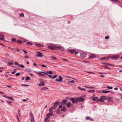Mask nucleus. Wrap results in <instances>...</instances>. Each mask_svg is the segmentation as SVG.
<instances>
[{
  "label": "nucleus",
  "mask_w": 122,
  "mask_h": 122,
  "mask_svg": "<svg viewBox=\"0 0 122 122\" xmlns=\"http://www.w3.org/2000/svg\"><path fill=\"white\" fill-rule=\"evenodd\" d=\"M54 47L55 48V49L57 50L61 49L63 51L65 50L64 48L60 45L59 46H54Z\"/></svg>",
  "instance_id": "nucleus-1"
},
{
  "label": "nucleus",
  "mask_w": 122,
  "mask_h": 122,
  "mask_svg": "<svg viewBox=\"0 0 122 122\" xmlns=\"http://www.w3.org/2000/svg\"><path fill=\"white\" fill-rule=\"evenodd\" d=\"M70 100L73 103H76L78 102V98H77L76 99L74 98H70Z\"/></svg>",
  "instance_id": "nucleus-2"
},
{
  "label": "nucleus",
  "mask_w": 122,
  "mask_h": 122,
  "mask_svg": "<svg viewBox=\"0 0 122 122\" xmlns=\"http://www.w3.org/2000/svg\"><path fill=\"white\" fill-rule=\"evenodd\" d=\"M30 118L31 121V122H34V119L32 114L31 112H30Z\"/></svg>",
  "instance_id": "nucleus-3"
},
{
  "label": "nucleus",
  "mask_w": 122,
  "mask_h": 122,
  "mask_svg": "<svg viewBox=\"0 0 122 122\" xmlns=\"http://www.w3.org/2000/svg\"><path fill=\"white\" fill-rule=\"evenodd\" d=\"M80 56L82 58H84L86 57V54L85 53H83L80 55Z\"/></svg>",
  "instance_id": "nucleus-4"
},
{
  "label": "nucleus",
  "mask_w": 122,
  "mask_h": 122,
  "mask_svg": "<svg viewBox=\"0 0 122 122\" xmlns=\"http://www.w3.org/2000/svg\"><path fill=\"white\" fill-rule=\"evenodd\" d=\"M37 53H38V54H37V55L36 56L38 57H42L44 56V55H43V53L40 52H37Z\"/></svg>",
  "instance_id": "nucleus-5"
},
{
  "label": "nucleus",
  "mask_w": 122,
  "mask_h": 122,
  "mask_svg": "<svg viewBox=\"0 0 122 122\" xmlns=\"http://www.w3.org/2000/svg\"><path fill=\"white\" fill-rule=\"evenodd\" d=\"M4 36L2 34H0V40L2 41H4L5 40L4 38Z\"/></svg>",
  "instance_id": "nucleus-6"
},
{
  "label": "nucleus",
  "mask_w": 122,
  "mask_h": 122,
  "mask_svg": "<svg viewBox=\"0 0 122 122\" xmlns=\"http://www.w3.org/2000/svg\"><path fill=\"white\" fill-rule=\"evenodd\" d=\"M96 57V55L94 54H92L90 57L88 58V59H90L91 58L93 59Z\"/></svg>",
  "instance_id": "nucleus-7"
},
{
  "label": "nucleus",
  "mask_w": 122,
  "mask_h": 122,
  "mask_svg": "<svg viewBox=\"0 0 122 122\" xmlns=\"http://www.w3.org/2000/svg\"><path fill=\"white\" fill-rule=\"evenodd\" d=\"M62 78L61 76L60 75L59 76V79H56V81L60 82L62 80Z\"/></svg>",
  "instance_id": "nucleus-8"
},
{
  "label": "nucleus",
  "mask_w": 122,
  "mask_h": 122,
  "mask_svg": "<svg viewBox=\"0 0 122 122\" xmlns=\"http://www.w3.org/2000/svg\"><path fill=\"white\" fill-rule=\"evenodd\" d=\"M77 98H78V101H79V102H83L84 100V99L81 97H78Z\"/></svg>",
  "instance_id": "nucleus-9"
},
{
  "label": "nucleus",
  "mask_w": 122,
  "mask_h": 122,
  "mask_svg": "<svg viewBox=\"0 0 122 122\" xmlns=\"http://www.w3.org/2000/svg\"><path fill=\"white\" fill-rule=\"evenodd\" d=\"M66 106L67 107L69 108L71 106V102H69L66 104Z\"/></svg>",
  "instance_id": "nucleus-10"
},
{
  "label": "nucleus",
  "mask_w": 122,
  "mask_h": 122,
  "mask_svg": "<svg viewBox=\"0 0 122 122\" xmlns=\"http://www.w3.org/2000/svg\"><path fill=\"white\" fill-rule=\"evenodd\" d=\"M118 56H114L112 57H111L110 58L112 59H114L115 60H116L118 58Z\"/></svg>",
  "instance_id": "nucleus-11"
},
{
  "label": "nucleus",
  "mask_w": 122,
  "mask_h": 122,
  "mask_svg": "<svg viewBox=\"0 0 122 122\" xmlns=\"http://www.w3.org/2000/svg\"><path fill=\"white\" fill-rule=\"evenodd\" d=\"M67 100H63L61 103V104L62 105H64L66 104V102Z\"/></svg>",
  "instance_id": "nucleus-12"
},
{
  "label": "nucleus",
  "mask_w": 122,
  "mask_h": 122,
  "mask_svg": "<svg viewBox=\"0 0 122 122\" xmlns=\"http://www.w3.org/2000/svg\"><path fill=\"white\" fill-rule=\"evenodd\" d=\"M86 119L87 120H90L91 121H94V120L92 119L90 117H86Z\"/></svg>",
  "instance_id": "nucleus-13"
},
{
  "label": "nucleus",
  "mask_w": 122,
  "mask_h": 122,
  "mask_svg": "<svg viewBox=\"0 0 122 122\" xmlns=\"http://www.w3.org/2000/svg\"><path fill=\"white\" fill-rule=\"evenodd\" d=\"M66 110V109L65 106L62 107V108L61 109V111H65Z\"/></svg>",
  "instance_id": "nucleus-14"
},
{
  "label": "nucleus",
  "mask_w": 122,
  "mask_h": 122,
  "mask_svg": "<svg viewBox=\"0 0 122 122\" xmlns=\"http://www.w3.org/2000/svg\"><path fill=\"white\" fill-rule=\"evenodd\" d=\"M50 118L48 117H47L45 118V122H50Z\"/></svg>",
  "instance_id": "nucleus-15"
},
{
  "label": "nucleus",
  "mask_w": 122,
  "mask_h": 122,
  "mask_svg": "<svg viewBox=\"0 0 122 122\" xmlns=\"http://www.w3.org/2000/svg\"><path fill=\"white\" fill-rule=\"evenodd\" d=\"M48 47L49 48L52 50H55V48L54 47V46L53 47L51 46H48Z\"/></svg>",
  "instance_id": "nucleus-16"
},
{
  "label": "nucleus",
  "mask_w": 122,
  "mask_h": 122,
  "mask_svg": "<svg viewBox=\"0 0 122 122\" xmlns=\"http://www.w3.org/2000/svg\"><path fill=\"white\" fill-rule=\"evenodd\" d=\"M53 113L52 112L49 113L47 114L46 115V117H48L51 116H52Z\"/></svg>",
  "instance_id": "nucleus-17"
},
{
  "label": "nucleus",
  "mask_w": 122,
  "mask_h": 122,
  "mask_svg": "<svg viewBox=\"0 0 122 122\" xmlns=\"http://www.w3.org/2000/svg\"><path fill=\"white\" fill-rule=\"evenodd\" d=\"M59 103V102H56L54 104V106L55 107H56L57 106V105Z\"/></svg>",
  "instance_id": "nucleus-18"
},
{
  "label": "nucleus",
  "mask_w": 122,
  "mask_h": 122,
  "mask_svg": "<svg viewBox=\"0 0 122 122\" xmlns=\"http://www.w3.org/2000/svg\"><path fill=\"white\" fill-rule=\"evenodd\" d=\"M68 51L72 54H73L74 52V50H68Z\"/></svg>",
  "instance_id": "nucleus-19"
},
{
  "label": "nucleus",
  "mask_w": 122,
  "mask_h": 122,
  "mask_svg": "<svg viewBox=\"0 0 122 122\" xmlns=\"http://www.w3.org/2000/svg\"><path fill=\"white\" fill-rule=\"evenodd\" d=\"M13 63L14 61H11L10 62H9L8 64V65H12L13 64Z\"/></svg>",
  "instance_id": "nucleus-20"
},
{
  "label": "nucleus",
  "mask_w": 122,
  "mask_h": 122,
  "mask_svg": "<svg viewBox=\"0 0 122 122\" xmlns=\"http://www.w3.org/2000/svg\"><path fill=\"white\" fill-rule=\"evenodd\" d=\"M102 97H101L100 99H99L97 100V101H99L102 102H103V99L102 98Z\"/></svg>",
  "instance_id": "nucleus-21"
},
{
  "label": "nucleus",
  "mask_w": 122,
  "mask_h": 122,
  "mask_svg": "<svg viewBox=\"0 0 122 122\" xmlns=\"http://www.w3.org/2000/svg\"><path fill=\"white\" fill-rule=\"evenodd\" d=\"M110 1L114 3H116L117 2H119L118 0H111Z\"/></svg>",
  "instance_id": "nucleus-22"
},
{
  "label": "nucleus",
  "mask_w": 122,
  "mask_h": 122,
  "mask_svg": "<svg viewBox=\"0 0 122 122\" xmlns=\"http://www.w3.org/2000/svg\"><path fill=\"white\" fill-rule=\"evenodd\" d=\"M36 73L40 75L41 76H45V75H44V74L42 73H39V72L36 71Z\"/></svg>",
  "instance_id": "nucleus-23"
},
{
  "label": "nucleus",
  "mask_w": 122,
  "mask_h": 122,
  "mask_svg": "<svg viewBox=\"0 0 122 122\" xmlns=\"http://www.w3.org/2000/svg\"><path fill=\"white\" fill-rule=\"evenodd\" d=\"M17 43H19L20 44H21L23 43V42L20 40H18L16 41Z\"/></svg>",
  "instance_id": "nucleus-24"
},
{
  "label": "nucleus",
  "mask_w": 122,
  "mask_h": 122,
  "mask_svg": "<svg viewBox=\"0 0 122 122\" xmlns=\"http://www.w3.org/2000/svg\"><path fill=\"white\" fill-rule=\"evenodd\" d=\"M95 91L94 90H90L89 91H88L87 92H88L91 93V92H95Z\"/></svg>",
  "instance_id": "nucleus-25"
},
{
  "label": "nucleus",
  "mask_w": 122,
  "mask_h": 122,
  "mask_svg": "<svg viewBox=\"0 0 122 122\" xmlns=\"http://www.w3.org/2000/svg\"><path fill=\"white\" fill-rule=\"evenodd\" d=\"M35 45L36 46H38L41 47L43 46L42 45L38 43L36 44Z\"/></svg>",
  "instance_id": "nucleus-26"
},
{
  "label": "nucleus",
  "mask_w": 122,
  "mask_h": 122,
  "mask_svg": "<svg viewBox=\"0 0 122 122\" xmlns=\"http://www.w3.org/2000/svg\"><path fill=\"white\" fill-rule=\"evenodd\" d=\"M110 91H106V90H103L102 91V92L105 93H108L109 92H110Z\"/></svg>",
  "instance_id": "nucleus-27"
},
{
  "label": "nucleus",
  "mask_w": 122,
  "mask_h": 122,
  "mask_svg": "<svg viewBox=\"0 0 122 122\" xmlns=\"http://www.w3.org/2000/svg\"><path fill=\"white\" fill-rule=\"evenodd\" d=\"M60 111V110L59 109H58L56 111V112L57 114H58L59 113Z\"/></svg>",
  "instance_id": "nucleus-28"
},
{
  "label": "nucleus",
  "mask_w": 122,
  "mask_h": 122,
  "mask_svg": "<svg viewBox=\"0 0 122 122\" xmlns=\"http://www.w3.org/2000/svg\"><path fill=\"white\" fill-rule=\"evenodd\" d=\"M38 85L39 86H44L45 85V83L44 82H42L41 83L39 84Z\"/></svg>",
  "instance_id": "nucleus-29"
},
{
  "label": "nucleus",
  "mask_w": 122,
  "mask_h": 122,
  "mask_svg": "<svg viewBox=\"0 0 122 122\" xmlns=\"http://www.w3.org/2000/svg\"><path fill=\"white\" fill-rule=\"evenodd\" d=\"M98 97H95L92 99V100L93 101H95L98 98Z\"/></svg>",
  "instance_id": "nucleus-30"
},
{
  "label": "nucleus",
  "mask_w": 122,
  "mask_h": 122,
  "mask_svg": "<svg viewBox=\"0 0 122 122\" xmlns=\"http://www.w3.org/2000/svg\"><path fill=\"white\" fill-rule=\"evenodd\" d=\"M48 72V71H47L46 72H43V71H39V72H41V73H44L45 74H48L49 73V72Z\"/></svg>",
  "instance_id": "nucleus-31"
},
{
  "label": "nucleus",
  "mask_w": 122,
  "mask_h": 122,
  "mask_svg": "<svg viewBox=\"0 0 122 122\" xmlns=\"http://www.w3.org/2000/svg\"><path fill=\"white\" fill-rule=\"evenodd\" d=\"M26 44H27L28 45H32L33 44V43H32L31 42H26Z\"/></svg>",
  "instance_id": "nucleus-32"
},
{
  "label": "nucleus",
  "mask_w": 122,
  "mask_h": 122,
  "mask_svg": "<svg viewBox=\"0 0 122 122\" xmlns=\"http://www.w3.org/2000/svg\"><path fill=\"white\" fill-rule=\"evenodd\" d=\"M47 89H48V88L47 87H43L42 88V90H43L44 91L46 90Z\"/></svg>",
  "instance_id": "nucleus-33"
},
{
  "label": "nucleus",
  "mask_w": 122,
  "mask_h": 122,
  "mask_svg": "<svg viewBox=\"0 0 122 122\" xmlns=\"http://www.w3.org/2000/svg\"><path fill=\"white\" fill-rule=\"evenodd\" d=\"M20 74V72H17L15 74V75L16 76H19Z\"/></svg>",
  "instance_id": "nucleus-34"
},
{
  "label": "nucleus",
  "mask_w": 122,
  "mask_h": 122,
  "mask_svg": "<svg viewBox=\"0 0 122 122\" xmlns=\"http://www.w3.org/2000/svg\"><path fill=\"white\" fill-rule=\"evenodd\" d=\"M11 40L13 42H15L16 41V39H15L14 38L11 39Z\"/></svg>",
  "instance_id": "nucleus-35"
},
{
  "label": "nucleus",
  "mask_w": 122,
  "mask_h": 122,
  "mask_svg": "<svg viewBox=\"0 0 122 122\" xmlns=\"http://www.w3.org/2000/svg\"><path fill=\"white\" fill-rule=\"evenodd\" d=\"M22 50L24 52L25 54H26L27 53H28V52L26 51H25V50L22 49Z\"/></svg>",
  "instance_id": "nucleus-36"
},
{
  "label": "nucleus",
  "mask_w": 122,
  "mask_h": 122,
  "mask_svg": "<svg viewBox=\"0 0 122 122\" xmlns=\"http://www.w3.org/2000/svg\"><path fill=\"white\" fill-rule=\"evenodd\" d=\"M104 64H106V65H109L110 66H114V65H113L109 64L108 63H104Z\"/></svg>",
  "instance_id": "nucleus-37"
},
{
  "label": "nucleus",
  "mask_w": 122,
  "mask_h": 122,
  "mask_svg": "<svg viewBox=\"0 0 122 122\" xmlns=\"http://www.w3.org/2000/svg\"><path fill=\"white\" fill-rule=\"evenodd\" d=\"M30 79V77L28 76H27L26 77V80H28Z\"/></svg>",
  "instance_id": "nucleus-38"
},
{
  "label": "nucleus",
  "mask_w": 122,
  "mask_h": 122,
  "mask_svg": "<svg viewBox=\"0 0 122 122\" xmlns=\"http://www.w3.org/2000/svg\"><path fill=\"white\" fill-rule=\"evenodd\" d=\"M21 86H29V85L26 84H22L21 85Z\"/></svg>",
  "instance_id": "nucleus-39"
},
{
  "label": "nucleus",
  "mask_w": 122,
  "mask_h": 122,
  "mask_svg": "<svg viewBox=\"0 0 122 122\" xmlns=\"http://www.w3.org/2000/svg\"><path fill=\"white\" fill-rule=\"evenodd\" d=\"M57 77V75H55L54 76H53V79H54L56 78Z\"/></svg>",
  "instance_id": "nucleus-40"
},
{
  "label": "nucleus",
  "mask_w": 122,
  "mask_h": 122,
  "mask_svg": "<svg viewBox=\"0 0 122 122\" xmlns=\"http://www.w3.org/2000/svg\"><path fill=\"white\" fill-rule=\"evenodd\" d=\"M8 98L12 100H14V99L12 97H9Z\"/></svg>",
  "instance_id": "nucleus-41"
},
{
  "label": "nucleus",
  "mask_w": 122,
  "mask_h": 122,
  "mask_svg": "<svg viewBox=\"0 0 122 122\" xmlns=\"http://www.w3.org/2000/svg\"><path fill=\"white\" fill-rule=\"evenodd\" d=\"M78 87L79 89H80L81 90H82V91L83 90V88L81 87H80L79 86H78Z\"/></svg>",
  "instance_id": "nucleus-42"
},
{
  "label": "nucleus",
  "mask_w": 122,
  "mask_h": 122,
  "mask_svg": "<svg viewBox=\"0 0 122 122\" xmlns=\"http://www.w3.org/2000/svg\"><path fill=\"white\" fill-rule=\"evenodd\" d=\"M104 67H105V68H107V69H110V70H111V68H109V67H108L107 66H106V65H105V66H104Z\"/></svg>",
  "instance_id": "nucleus-43"
},
{
  "label": "nucleus",
  "mask_w": 122,
  "mask_h": 122,
  "mask_svg": "<svg viewBox=\"0 0 122 122\" xmlns=\"http://www.w3.org/2000/svg\"><path fill=\"white\" fill-rule=\"evenodd\" d=\"M14 63L15 65H17L18 66H19L20 65V64H19L18 62H15Z\"/></svg>",
  "instance_id": "nucleus-44"
},
{
  "label": "nucleus",
  "mask_w": 122,
  "mask_h": 122,
  "mask_svg": "<svg viewBox=\"0 0 122 122\" xmlns=\"http://www.w3.org/2000/svg\"><path fill=\"white\" fill-rule=\"evenodd\" d=\"M52 108H51V107H50L49 110V112H51L53 111V110Z\"/></svg>",
  "instance_id": "nucleus-45"
},
{
  "label": "nucleus",
  "mask_w": 122,
  "mask_h": 122,
  "mask_svg": "<svg viewBox=\"0 0 122 122\" xmlns=\"http://www.w3.org/2000/svg\"><path fill=\"white\" fill-rule=\"evenodd\" d=\"M107 88L110 89H112L113 88V87H110L109 86H107Z\"/></svg>",
  "instance_id": "nucleus-46"
},
{
  "label": "nucleus",
  "mask_w": 122,
  "mask_h": 122,
  "mask_svg": "<svg viewBox=\"0 0 122 122\" xmlns=\"http://www.w3.org/2000/svg\"><path fill=\"white\" fill-rule=\"evenodd\" d=\"M105 39H109V36H106L105 37Z\"/></svg>",
  "instance_id": "nucleus-47"
},
{
  "label": "nucleus",
  "mask_w": 122,
  "mask_h": 122,
  "mask_svg": "<svg viewBox=\"0 0 122 122\" xmlns=\"http://www.w3.org/2000/svg\"><path fill=\"white\" fill-rule=\"evenodd\" d=\"M19 66V67H23V68H25V67H24V66L23 65H20Z\"/></svg>",
  "instance_id": "nucleus-48"
},
{
  "label": "nucleus",
  "mask_w": 122,
  "mask_h": 122,
  "mask_svg": "<svg viewBox=\"0 0 122 122\" xmlns=\"http://www.w3.org/2000/svg\"><path fill=\"white\" fill-rule=\"evenodd\" d=\"M48 76L51 78H53V76L51 75H48Z\"/></svg>",
  "instance_id": "nucleus-49"
},
{
  "label": "nucleus",
  "mask_w": 122,
  "mask_h": 122,
  "mask_svg": "<svg viewBox=\"0 0 122 122\" xmlns=\"http://www.w3.org/2000/svg\"><path fill=\"white\" fill-rule=\"evenodd\" d=\"M6 102L8 104H10L11 103H12L11 102H10L8 101H7Z\"/></svg>",
  "instance_id": "nucleus-50"
},
{
  "label": "nucleus",
  "mask_w": 122,
  "mask_h": 122,
  "mask_svg": "<svg viewBox=\"0 0 122 122\" xmlns=\"http://www.w3.org/2000/svg\"><path fill=\"white\" fill-rule=\"evenodd\" d=\"M49 73L50 74H52V71H48Z\"/></svg>",
  "instance_id": "nucleus-51"
},
{
  "label": "nucleus",
  "mask_w": 122,
  "mask_h": 122,
  "mask_svg": "<svg viewBox=\"0 0 122 122\" xmlns=\"http://www.w3.org/2000/svg\"><path fill=\"white\" fill-rule=\"evenodd\" d=\"M20 16H24V14L23 13H20Z\"/></svg>",
  "instance_id": "nucleus-52"
},
{
  "label": "nucleus",
  "mask_w": 122,
  "mask_h": 122,
  "mask_svg": "<svg viewBox=\"0 0 122 122\" xmlns=\"http://www.w3.org/2000/svg\"><path fill=\"white\" fill-rule=\"evenodd\" d=\"M51 58L52 59H54L56 60L57 59L54 56H52Z\"/></svg>",
  "instance_id": "nucleus-53"
},
{
  "label": "nucleus",
  "mask_w": 122,
  "mask_h": 122,
  "mask_svg": "<svg viewBox=\"0 0 122 122\" xmlns=\"http://www.w3.org/2000/svg\"><path fill=\"white\" fill-rule=\"evenodd\" d=\"M41 66L42 67H47V66H46L44 65H41Z\"/></svg>",
  "instance_id": "nucleus-54"
},
{
  "label": "nucleus",
  "mask_w": 122,
  "mask_h": 122,
  "mask_svg": "<svg viewBox=\"0 0 122 122\" xmlns=\"http://www.w3.org/2000/svg\"><path fill=\"white\" fill-rule=\"evenodd\" d=\"M51 107V108H52V109H53V110H54V109H55L56 108V107H55L54 106L53 107Z\"/></svg>",
  "instance_id": "nucleus-55"
},
{
  "label": "nucleus",
  "mask_w": 122,
  "mask_h": 122,
  "mask_svg": "<svg viewBox=\"0 0 122 122\" xmlns=\"http://www.w3.org/2000/svg\"><path fill=\"white\" fill-rule=\"evenodd\" d=\"M17 119L18 121V122H20L18 116V115L17 116Z\"/></svg>",
  "instance_id": "nucleus-56"
},
{
  "label": "nucleus",
  "mask_w": 122,
  "mask_h": 122,
  "mask_svg": "<svg viewBox=\"0 0 122 122\" xmlns=\"http://www.w3.org/2000/svg\"><path fill=\"white\" fill-rule=\"evenodd\" d=\"M106 58V57H104L102 58H101V60H104V59H105Z\"/></svg>",
  "instance_id": "nucleus-57"
},
{
  "label": "nucleus",
  "mask_w": 122,
  "mask_h": 122,
  "mask_svg": "<svg viewBox=\"0 0 122 122\" xmlns=\"http://www.w3.org/2000/svg\"><path fill=\"white\" fill-rule=\"evenodd\" d=\"M70 82L73 83H74V81L73 80L71 81Z\"/></svg>",
  "instance_id": "nucleus-58"
},
{
  "label": "nucleus",
  "mask_w": 122,
  "mask_h": 122,
  "mask_svg": "<svg viewBox=\"0 0 122 122\" xmlns=\"http://www.w3.org/2000/svg\"><path fill=\"white\" fill-rule=\"evenodd\" d=\"M16 72V71H12V73L13 74H15Z\"/></svg>",
  "instance_id": "nucleus-59"
},
{
  "label": "nucleus",
  "mask_w": 122,
  "mask_h": 122,
  "mask_svg": "<svg viewBox=\"0 0 122 122\" xmlns=\"http://www.w3.org/2000/svg\"><path fill=\"white\" fill-rule=\"evenodd\" d=\"M83 62H85V63H88V62L87 61H83Z\"/></svg>",
  "instance_id": "nucleus-60"
},
{
  "label": "nucleus",
  "mask_w": 122,
  "mask_h": 122,
  "mask_svg": "<svg viewBox=\"0 0 122 122\" xmlns=\"http://www.w3.org/2000/svg\"><path fill=\"white\" fill-rule=\"evenodd\" d=\"M118 89V88L117 87H115L114 88V90L116 91Z\"/></svg>",
  "instance_id": "nucleus-61"
},
{
  "label": "nucleus",
  "mask_w": 122,
  "mask_h": 122,
  "mask_svg": "<svg viewBox=\"0 0 122 122\" xmlns=\"http://www.w3.org/2000/svg\"><path fill=\"white\" fill-rule=\"evenodd\" d=\"M33 65L34 66H38L35 63H34L33 64Z\"/></svg>",
  "instance_id": "nucleus-62"
},
{
  "label": "nucleus",
  "mask_w": 122,
  "mask_h": 122,
  "mask_svg": "<svg viewBox=\"0 0 122 122\" xmlns=\"http://www.w3.org/2000/svg\"><path fill=\"white\" fill-rule=\"evenodd\" d=\"M62 107V105H60L59 106V108H61Z\"/></svg>",
  "instance_id": "nucleus-63"
},
{
  "label": "nucleus",
  "mask_w": 122,
  "mask_h": 122,
  "mask_svg": "<svg viewBox=\"0 0 122 122\" xmlns=\"http://www.w3.org/2000/svg\"><path fill=\"white\" fill-rule=\"evenodd\" d=\"M63 61H66V62L67 61V60L66 59H63Z\"/></svg>",
  "instance_id": "nucleus-64"
}]
</instances>
